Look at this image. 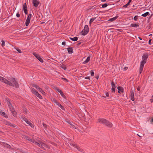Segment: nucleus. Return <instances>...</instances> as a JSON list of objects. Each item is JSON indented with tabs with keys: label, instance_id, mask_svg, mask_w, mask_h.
<instances>
[{
	"label": "nucleus",
	"instance_id": "obj_1",
	"mask_svg": "<svg viewBox=\"0 0 153 153\" xmlns=\"http://www.w3.org/2000/svg\"><path fill=\"white\" fill-rule=\"evenodd\" d=\"M148 57V55L147 53H145L143 54L142 57V60L140 62V65L139 69V73L140 74L142 71L144 65L146 63L147 60V59Z\"/></svg>",
	"mask_w": 153,
	"mask_h": 153
},
{
	"label": "nucleus",
	"instance_id": "obj_2",
	"mask_svg": "<svg viewBox=\"0 0 153 153\" xmlns=\"http://www.w3.org/2000/svg\"><path fill=\"white\" fill-rule=\"evenodd\" d=\"M35 144L45 150V147H47V146L46 145L40 141H39L38 142H36Z\"/></svg>",
	"mask_w": 153,
	"mask_h": 153
},
{
	"label": "nucleus",
	"instance_id": "obj_3",
	"mask_svg": "<svg viewBox=\"0 0 153 153\" xmlns=\"http://www.w3.org/2000/svg\"><path fill=\"white\" fill-rule=\"evenodd\" d=\"M8 79L13 82L12 84L13 85V86H15L16 88H19V85L18 82L14 78H11L10 79Z\"/></svg>",
	"mask_w": 153,
	"mask_h": 153
},
{
	"label": "nucleus",
	"instance_id": "obj_4",
	"mask_svg": "<svg viewBox=\"0 0 153 153\" xmlns=\"http://www.w3.org/2000/svg\"><path fill=\"white\" fill-rule=\"evenodd\" d=\"M89 29L88 25H85L84 29L82 31L81 33L82 35L85 36L86 35L88 32Z\"/></svg>",
	"mask_w": 153,
	"mask_h": 153
},
{
	"label": "nucleus",
	"instance_id": "obj_5",
	"mask_svg": "<svg viewBox=\"0 0 153 153\" xmlns=\"http://www.w3.org/2000/svg\"><path fill=\"white\" fill-rule=\"evenodd\" d=\"M1 81L5 83V84H8L10 86H13L12 83L10 82L9 81L3 77V79H1Z\"/></svg>",
	"mask_w": 153,
	"mask_h": 153
},
{
	"label": "nucleus",
	"instance_id": "obj_6",
	"mask_svg": "<svg viewBox=\"0 0 153 153\" xmlns=\"http://www.w3.org/2000/svg\"><path fill=\"white\" fill-rule=\"evenodd\" d=\"M32 15L31 14H29L26 19L25 23V25L26 26H28L29 24L30 23V20L31 17Z\"/></svg>",
	"mask_w": 153,
	"mask_h": 153
},
{
	"label": "nucleus",
	"instance_id": "obj_7",
	"mask_svg": "<svg viewBox=\"0 0 153 153\" xmlns=\"http://www.w3.org/2000/svg\"><path fill=\"white\" fill-rule=\"evenodd\" d=\"M104 125L110 128H111L113 126L112 123H111L108 120H106V119L105 120V121Z\"/></svg>",
	"mask_w": 153,
	"mask_h": 153
},
{
	"label": "nucleus",
	"instance_id": "obj_8",
	"mask_svg": "<svg viewBox=\"0 0 153 153\" xmlns=\"http://www.w3.org/2000/svg\"><path fill=\"white\" fill-rule=\"evenodd\" d=\"M106 119L104 118H99L98 119V122L104 125Z\"/></svg>",
	"mask_w": 153,
	"mask_h": 153
},
{
	"label": "nucleus",
	"instance_id": "obj_9",
	"mask_svg": "<svg viewBox=\"0 0 153 153\" xmlns=\"http://www.w3.org/2000/svg\"><path fill=\"white\" fill-rule=\"evenodd\" d=\"M33 3L35 7H37L39 4V1L36 0H33Z\"/></svg>",
	"mask_w": 153,
	"mask_h": 153
},
{
	"label": "nucleus",
	"instance_id": "obj_10",
	"mask_svg": "<svg viewBox=\"0 0 153 153\" xmlns=\"http://www.w3.org/2000/svg\"><path fill=\"white\" fill-rule=\"evenodd\" d=\"M131 94H130V97H131V99L132 101H134V94L133 92V91H131L130 92Z\"/></svg>",
	"mask_w": 153,
	"mask_h": 153
},
{
	"label": "nucleus",
	"instance_id": "obj_11",
	"mask_svg": "<svg viewBox=\"0 0 153 153\" xmlns=\"http://www.w3.org/2000/svg\"><path fill=\"white\" fill-rule=\"evenodd\" d=\"M117 88L118 90V92L119 93L123 92V89L122 87L119 86L117 87Z\"/></svg>",
	"mask_w": 153,
	"mask_h": 153
},
{
	"label": "nucleus",
	"instance_id": "obj_12",
	"mask_svg": "<svg viewBox=\"0 0 153 153\" xmlns=\"http://www.w3.org/2000/svg\"><path fill=\"white\" fill-rule=\"evenodd\" d=\"M118 17V16H116L115 17L111 18L110 19H109L108 20V21H111V22L115 20L116 19H117Z\"/></svg>",
	"mask_w": 153,
	"mask_h": 153
},
{
	"label": "nucleus",
	"instance_id": "obj_13",
	"mask_svg": "<svg viewBox=\"0 0 153 153\" xmlns=\"http://www.w3.org/2000/svg\"><path fill=\"white\" fill-rule=\"evenodd\" d=\"M68 53L71 54L73 53V49L72 47H70L68 48Z\"/></svg>",
	"mask_w": 153,
	"mask_h": 153
},
{
	"label": "nucleus",
	"instance_id": "obj_14",
	"mask_svg": "<svg viewBox=\"0 0 153 153\" xmlns=\"http://www.w3.org/2000/svg\"><path fill=\"white\" fill-rule=\"evenodd\" d=\"M90 57L89 56L83 62V64H85L87 63L90 61Z\"/></svg>",
	"mask_w": 153,
	"mask_h": 153
},
{
	"label": "nucleus",
	"instance_id": "obj_15",
	"mask_svg": "<svg viewBox=\"0 0 153 153\" xmlns=\"http://www.w3.org/2000/svg\"><path fill=\"white\" fill-rule=\"evenodd\" d=\"M69 38L71 40L74 41H76L78 40V37H74V38H72V37H69Z\"/></svg>",
	"mask_w": 153,
	"mask_h": 153
},
{
	"label": "nucleus",
	"instance_id": "obj_16",
	"mask_svg": "<svg viewBox=\"0 0 153 153\" xmlns=\"http://www.w3.org/2000/svg\"><path fill=\"white\" fill-rule=\"evenodd\" d=\"M56 104L62 110H64V108L63 106H62L58 102H56Z\"/></svg>",
	"mask_w": 153,
	"mask_h": 153
},
{
	"label": "nucleus",
	"instance_id": "obj_17",
	"mask_svg": "<svg viewBox=\"0 0 153 153\" xmlns=\"http://www.w3.org/2000/svg\"><path fill=\"white\" fill-rule=\"evenodd\" d=\"M28 125H29L31 128H33L34 127L33 125L31 123L30 121H28L27 123H26Z\"/></svg>",
	"mask_w": 153,
	"mask_h": 153
},
{
	"label": "nucleus",
	"instance_id": "obj_18",
	"mask_svg": "<svg viewBox=\"0 0 153 153\" xmlns=\"http://www.w3.org/2000/svg\"><path fill=\"white\" fill-rule=\"evenodd\" d=\"M36 96L38 98H39L40 99H42V96L39 94V93L38 92L36 93V94H35Z\"/></svg>",
	"mask_w": 153,
	"mask_h": 153
},
{
	"label": "nucleus",
	"instance_id": "obj_19",
	"mask_svg": "<svg viewBox=\"0 0 153 153\" xmlns=\"http://www.w3.org/2000/svg\"><path fill=\"white\" fill-rule=\"evenodd\" d=\"M31 91L32 93L35 95L36 94V93L38 92L36 91V90L33 88L31 89Z\"/></svg>",
	"mask_w": 153,
	"mask_h": 153
},
{
	"label": "nucleus",
	"instance_id": "obj_20",
	"mask_svg": "<svg viewBox=\"0 0 153 153\" xmlns=\"http://www.w3.org/2000/svg\"><path fill=\"white\" fill-rule=\"evenodd\" d=\"M38 90L42 94H45V92L40 88H38Z\"/></svg>",
	"mask_w": 153,
	"mask_h": 153
},
{
	"label": "nucleus",
	"instance_id": "obj_21",
	"mask_svg": "<svg viewBox=\"0 0 153 153\" xmlns=\"http://www.w3.org/2000/svg\"><path fill=\"white\" fill-rule=\"evenodd\" d=\"M149 12H146V13L142 14L141 16L143 17H146L149 14Z\"/></svg>",
	"mask_w": 153,
	"mask_h": 153
},
{
	"label": "nucleus",
	"instance_id": "obj_22",
	"mask_svg": "<svg viewBox=\"0 0 153 153\" xmlns=\"http://www.w3.org/2000/svg\"><path fill=\"white\" fill-rule=\"evenodd\" d=\"M21 118L22 119H23V120L26 123H27V122L28 121L27 118H25V117H23V116H22L21 117Z\"/></svg>",
	"mask_w": 153,
	"mask_h": 153
},
{
	"label": "nucleus",
	"instance_id": "obj_23",
	"mask_svg": "<svg viewBox=\"0 0 153 153\" xmlns=\"http://www.w3.org/2000/svg\"><path fill=\"white\" fill-rule=\"evenodd\" d=\"M96 19V17L94 18H92L90 20V22H89V24L90 25H91V24L93 22L94 20H95Z\"/></svg>",
	"mask_w": 153,
	"mask_h": 153
},
{
	"label": "nucleus",
	"instance_id": "obj_24",
	"mask_svg": "<svg viewBox=\"0 0 153 153\" xmlns=\"http://www.w3.org/2000/svg\"><path fill=\"white\" fill-rule=\"evenodd\" d=\"M33 55L37 59L38 58H39V57L40 56L36 53L34 52L33 53Z\"/></svg>",
	"mask_w": 153,
	"mask_h": 153
},
{
	"label": "nucleus",
	"instance_id": "obj_25",
	"mask_svg": "<svg viewBox=\"0 0 153 153\" xmlns=\"http://www.w3.org/2000/svg\"><path fill=\"white\" fill-rule=\"evenodd\" d=\"M32 86L33 87L36 88L38 90V88H39L40 87L38 86L37 85L35 84H33L32 85Z\"/></svg>",
	"mask_w": 153,
	"mask_h": 153
},
{
	"label": "nucleus",
	"instance_id": "obj_26",
	"mask_svg": "<svg viewBox=\"0 0 153 153\" xmlns=\"http://www.w3.org/2000/svg\"><path fill=\"white\" fill-rule=\"evenodd\" d=\"M130 25L131 27H136L139 26V25L137 24H131Z\"/></svg>",
	"mask_w": 153,
	"mask_h": 153
},
{
	"label": "nucleus",
	"instance_id": "obj_27",
	"mask_svg": "<svg viewBox=\"0 0 153 153\" xmlns=\"http://www.w3.org/2000/svg\"><path fill=\"white\" fill-rule=\"evenodd\" d=\"M54 89L57 91L59 92V93L61 92V90H60L58 88L56 87H54Z\"/></svg>",
	"mask_w": 153,
	"mask_h": 153
},
{
	"label": "nucleus",
	"instance_id": "obj_28",
	"mask_svg": "<svg viewBox=\"0 0 153 153\" xmlns=\"http://www.w3.org/2000/svg\"><path fill=\"white\" fill-rule=\"evenodd\" d=\"M60 93L61 95V96L64 98H66V96L64 94H63V93L62 91H61V92H60Z\"/></svg>",
	"mask_w": 153,
	"mask_h": 153
},
{
	"label": "nucleus",
	"instance_id": "obj_29",
	"mask_svg": "<svg viewBox=\"0 0 153 153\" xmlns=\"http://www.w3.org/2000/svg\"><path fill=\"white\" fill-rule=\"evenodd\" d=\"M27 5H26V3H25V4H23V9H27Z\"/></svg>",
	"mask_w": 153,
	"mask_h": 153
},
{
	"label": "nucleus",
	"instance_id": "obj_30",
	"mask_svg": "<svg viewBox=\"0 0 153 153\" xmlns=\"http://www.w3.org/2000/svg\"><path fill=\"white\" fill-rule=\"evenodd\" d=\"M10 109L11 112H13L15 110L13 108V106H11L9 107Z\"/></svg>",
	"mask_w": 153,
	"mask_h": 153
},
{
	"label": "nucleus",
	"instance_id": "obj_31",
	"mask_svg": "<svg viewBox=\"0 0 153 153\" xmlns=\"http://www.w3.org/2000/svg\"><path fill=\"white\" fill-rule=\"evenodd\" d=\"M0 114L3 115V116H4L6 114H5V113H4L3 112H2V110H1L0 109Z\"/></svg>",
	"mask_w": 153,
	"mask_h": 153
},
{
	"label": "nucleus",
	"instance_id": "obj_32",
	"mask_svg": "<svg viewBox=\"0 0 153 153\" xmlns=\"http://www.w3.org/2000/svg\"><path fill=\"white\" fill-rule=\"evenodd\" d=\"M37 59L41 62H43V60L40 57V56L39 57V58H38Z\"/></svg>",
	"mask_w": 153,
	"mask_h": 153
},
{
	"label": "nucleus",
	"instance_id": "obj_33",
	"mask_svg": "<svg viewBox=\"0 0 153 153\" xmlns=\"http://www.w3.org/2000/svg\"><path fill=\"white\" fill-rule=\"evenodd\" d=\"M11 113L14 117L16 116V113L15 111V110H14L13 112H11Z\"/></svg>",
	"mask_w": 153,
	"mask_h": 153
},
{
	"label": "nucleus",
	"instance_id": "obj_34",
	"mask_svg": "<svg viewBox=\"0 0 153 153\" xmlns=\"http://www.w3.org/2000/svg\"><path fill=\"white\" fill-rule=\"evenodd\" d=\"M111 84L112 88H116L115 85L113 81L112 82Z\"/></svg>",
	"mask_w": 153,
	"mask_h": 153
},
{
	"label": "nucleus",
	"instance_id": "obj_35",
	"mask_svg": "<svg viewBox=\"0 0 153 153\" xmlns=\"http://www.w3.org/2000/svg\"><path fill=\"white\" fill-rule=\"evenodd\" d=\"M28 140L30 141L31 142H32L34 143L35 144V142H36V141L35 140H32L31 139H28Z\"/></svg>",
	"mask_w": 153,
	"mask_h": 153
},
{
	"label": "nucleus",
	"instance_id": "obj_36",
	"mask_svg": "<svg viewBox=\"0 0 153 153\" xmlns=\"http://www.w3.org/2000/svg\"><path fill=\"white\" fill-rule=\"evenodd\" d=\"M129 5V4L128 3L126 4L125 5H124L123 6V8H126Z\"/></svg>",
	"mask_w": 153,
	"mask_h": 153
},
{
	"label": "nucleus",
	"instance_id": "obj_37",
	"mask_svg": "<svg viewBox=\"0 0 153 153\" xmlns=\"http://www.w3.org/2000/svg\"><path fill=\"white\" fill-rule=\"evenodd\" d=\"M52 101L53 102L55 103L56 104V102H57L55 98H53L52 99Z\"/></svg>",
	"mask_w": 153,
	"mask_h": 153
},
{
	"label": "nucleus",
	"instance_id": "obj_38",
	"mask_svg": "<svg viewBox=\"0 0 153 153\" xmlns=\"http://www.w3.org/2000/svg\"><path fill=\"white\" fill-rule=\"evenodd\" d=\"M108 6V5L107 4L105 3L104 4H103L102 6V8H105L106 7Z\"/></svg>",
	"mask_w": 153,
	"mask_h": 153
},
{
	"label": "nucleus",
	"instance_id": "obj_39",
	"mask_svg": "<svg viewBox=\"0 0 153 153\" xmlns=\"http://www.w3.org/2000/svg\"><path fill=\"white\" fill-rule=\"evenodd\" d=\"M77 149L79 151H80L84 152V151L82 149H81V148L77 147Z\"/></svg>",
	"mask_w": 153,
	"mask_h": 153
},
{
	"label": "nucleus",
	"instance_id": "obj_40",
	"mask_svg": "<svg viewBox=\"0 0 153 153\" xmlns=\"http://www.w3.org/2000/svg\"><path fill=\"white\" fill-rule=\"evenodd\" d=\"M7 105L9 106V107L12 106V104L11 103L9 102V101H7Z\"/></svg>",
	"mask_w": 153,
	"mask_h": 153
},
{
	"label": "nucleus",
	"instance_id": "obj_41",
	"mask_svg": "<svg viewBox=\"0 0 153 153\" xmlns=\"http://www.w3.org/2000/svg\"><path fill=\"white\" fill-rule=\"evenodd\" d=\"M138 16H135L134 17V19L135 20V21H137V19H138Z\"/></svg>",
	"mask_w": 153,
	"mask_h": 153
},
{
	"label": "nucleus",
	"instance_id": "obj_42",
	"mask_svg": "<svg viewBox=\"0 0 153 153\" xmlns=\"http://www.w3.org/2000/svg\"><path fill=\"white\" fill-rule=\"evenodd\" d=\"M1 46L2 47H3L5 45V42L4 41L2 40V41Z\"/></svg>",
	"mask_w": 153,
	"mask_h": 153
},
{
	"label": "nucleus",
	"instance_id": "obj_43",
	"mask_svg": "<svg viewBox=\"0 0 153 153\" xmlns=\"http://www.w3.org/2000/svg\"><path fill=\"white\" fill-rule=\"evenodd\" d=\"M24 10V12L25 13V14L26 15L27 14V9H23Z\"/></svg>",
	"mask_w": 153,
	"mask_h": 153
},
{
	"label": "nucleus",
	"instance_id": "obj_44",
	"mask_svg": "<svg viewBox=\"0 0 153 153\" xmlns=\"http://www.w3.org/2000/svg\"><path fill=\"white\" fill-rule=\"evenodd\" d=\"M115 88H112L111 89V92H115Z\"/></svg>",
	"mask_w": 153,
	"mask_h": 153
},
{
	"label": "nucleus",
	"instance_id": "obj_45",
	"mask_svg": "<svg viewBox=\"0 0 153 153\" xmlns=\"http://www.w3.org/2000/svg\"><path fill=\"white\" fill-rule=\"evenodd\" d=\"M94 72L93 71H92L91 70V76H93L94 75Z\"/></svg>",
	"mask_w": 153,
	"mask_h": 153
},
{
	"label": "nucleus",
	"instance_id": "obj_46",
	"mask_svg": "<svg viewBox=\"0 0 153 153\" xmlns=\"http://www.w3.org/2000/svg\"><path fill=\"white\" fill-rule=\"evenodd\" d=\"M62 79L63 80H65L68 82H69L68 80V79H67L66 78L62 77Z\"/></svg>",
	"mask_w": 153,
	"mask_h": 153
},
{
	"label": "nucleus",
	"instance_id": "obj_47",
	"mask_svg": "<svg viewBox=\"0 0 153 153\" xmlns=\"http://www.w3.org/2000/svg\"><path fill=\"white\" fill-rule=\"evenodd\" d=\"M61 67L64 70H66V67L65 65H62Z\"/></svg>",
	"mask_w": 153,
	"mask_h": 153
},
{
	"label": "nucleus",
	"instance_id": "obj_48",
	"mask_svg": "<svg viewBox=\"0 0 153 153\" xmlns=\"http://www.w3.org/2000/svg\"><path fill=\"white\" fill-rule=\"evenodd\" d=\"M5 123L6 125H10V123L7 121H6Z\"/></svg>",
	"mask_w": 153,
	"mask_h": 153
},
{
	"label": "nucleus",
	"instance_id": "obj_49",
	"mask_svg": "<svg viewBox=\"0 0 153 153\" xmlns=\"http://www.w3.org/2000/svg\"><path fill=\"white\" fill-rule=\"evenodd\" d=\"M42 124H43V125L44 127L45 128H47V126L46 124H45V123H43Z\"/></svg>",
	"mask_w": 153,
	"mask_h": 153
},
{
	"label": "nucleus",
	"instance_id": "obj_50",
	"mask_svg": "<svg viewBox=\"0 0 153 153\" xmlns=\"http://www.w3.org/2000/svg\"><path fill=\"white\" fill-rule=\"evenodd\" d=\"M106 97H108L109 96V93L108 92H106L105 93Z\"/></svg>",
	"mask_w": 153,
	"mask_h": 153
},
{
	"label": "nucleus",
	"instance_id": "obj_51",
	"mask_svg": "<svg viewBox=\"0 0 153 153\" xmlns=\"http://www.w3.org/2000/svg\"><path fill=\"white\" fill-rule=\"evenodd\" d=\"M27 109L26 108H25L24 109V113L26 114L27 113Z\"/></svg>",
	"mask_w": 153,
	"mask_h": 153
},
{
	"label": "nucleus",
	"instance_id": "obj_52",
	"mask_svg": "<svg viewBox=\"0 0 153 153\" xmlns=\"http://www.w3.org/2000/svg\"><path fill=\"white\" fill-rule=\"evenodd\" d=\"M16 50L19 53H22L21 51L19 49H16Z\"/></svg>",
	"mask_w": 153,
	"mask_h": 153
},
{
	"label": "nucleus",
	"instance_id": "obj_53",
	"mask_svg": "<svg viewBox=\"0 0 153 153\" xmlns=\"http://www.w3.org/2000/svg\"><path fill=\"white\" fill-rule=\"evenodd\" d=\"M150 100L151 103L153 102V95L152 96V98Z\"/></svg>",
	"mask_w": 153,
	"mask_h": 153
},
{
	"label": "nucleus",
	"instance_id": "obj_54",
	"mask_svg": "<svg viewBox=\"0 0 153 153\" xmlns=\"http://www.w3.org/2000/svg\"><path fill=\"white\" fill-rule=\"evenodd\" d=\"M16 16L17 17H20V15L19 13H17Z\"/></svg>",
	"mask_w": 153,
	"mask_h": 153
},
{
	"label": "nucleus",
	"instance_id": "obj_55",
	"mask_svg": "<svg viewBox=\"0 0 153 153\" xmlns=\"http://www.w3.org/2000/svg\"><path fill=\"white\" fill-rule=\"evenodd\" d=\"M85 79H90V77L89 76H86L85 78Z\"/></svg>",
	"mask_w": 153,
	"mask_h": 153
},
{
	"label": "nucleus",
	"instance_id": "obj_56",
	"mask_svg": "<svg viewBox=\"0 0 153 153\" xmlns=\"http://www.w3.org/2000/svg\"><path fill=\"white\" fill-rule=\"evenodd\" d=\"M7 148H8L10 149V148H11V146L10 145H7Z\"/></svg>",
	"mask_w": 153,
	"mask_h": 153
},
{
	"label": "nucleus",
	"instance_id": "obj_57",
	"mask_svg": "<svg viewBox=\"0 0 153 153\" xmlns=\"http://www.w3.org/2000/svg\"><path fill=\"white\" fill-rule=\"evenodd\" d=\"M65 42H63L62 43V45H65Z\"/></svg>",
	"mask_w": 153,
	"mask_h": 153
},
{
	"label": "nucleus",
	"instance_id": "obj_58",
	"mask_svg": "<svg viewBox=\"0 0 153 153\" xmlns=\"http://www.w3.org/2000/svg\"><path fill=\"white\" fill-rule=\"evenodd\" d=\"M151 39H150L149 40V45H151Z\"/></svg>",
	"mask_w": 153,
	"mask_h": 153
},
{
	"label": "nucleus",
	"instance_id": "obj_59",
	"mask_svg": "<svg viewBox=\"0 0 153 153\" xmlns=\"http://www.w3.org/2000/svg\"><path fill=\"white\" fill-rule=\"evenodd\" d=\"M150 122L152 123H153V118L151 120H150Z\"/></svg>",
	"mask_w": 153,
	"mask_h": 153
},
{
	"label": "nucleus",
	"instance_id": "obj_60",
	"mask_svg": "<svg viewBox=\"0 0 153 153\" xmlns=\"http://www.w3.org/2000/svg\"><path fill=\"white\" fill-rule=\"evenodd\" d=\"M10 126H12L13 127H15V126L14 125H13L12 124H11V123H10Z\"/></svg>",
	"mask_w": 153,
	"mask_h": 153
},
{
	"label": "nucleus",
	"instance_id": "obj_61",
	"mask_svg": "<svg viewBox=\"0 0 153 153\" xmlns=\"http://www.w3.org/2000/svg\"><path fill=\"white\" fill-rule=\"evenodd\" d=\"M128 69V68L127 67H125L124 68V70H126L127 69Z\"/></svg>",
	"mask_w": 153,
	"mask_h": 153
},
{
	"label": "nucleus",
	"instance_id": "obj_62",
	"mask_svg": "<svg viewBox=\"0 0 153 153\" xmlns=\"http://www.w3.org/2000/svg\"><path fill=\"white\" fill-rule=\"evenodd\" d=\"M1 79H3V77L0 76V81H1Z\"/></svg>",
	"mask_w": 153,
	"mask_h": 153
},
{
	"label": "nucleus",
	"instance_id": "obj_63",
	"mask_svg": "<svg viewBox=\"0 0 153 153\" xmlns=\"http://www.w3.org/2000/svg\"><path fill=\"white\" fill-rule=\"evenodd\" d=\"M131 0H129L128 3L130 4V3L131 2Z\"/></svg>",
	"mask_w": 153,
	"mask_h": 153
},
{
	"label": "nucleus",
	"instance_id": "obj_64",
	"mask_svg": "<svg viewBox=\"0 0 153 153\" xmlns=\"http://www.w3.org/2000/svg\"><path fill=\"white\" fill-rule=\"evenodd\" d=\"M140 87H138L137 88V90L138 91H139L140 90Z\"/></svg>",
	"mask_w": 153,
	"mask_h": 153
}]
</instances>
